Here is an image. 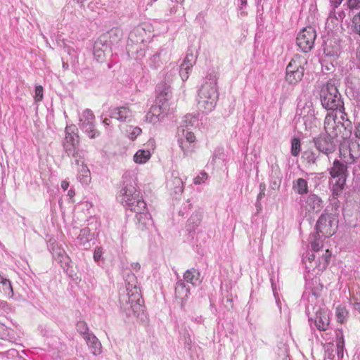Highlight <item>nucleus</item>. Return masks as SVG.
I'll use <instances>...</instances> for the list:
<instances>
[{
  "label": "nucleus",
  "instance_id": "f257e3e1",
  "mask_svg": "<svg viewBox=\"0 0 360 360\" xmlns=\"http://www.w3.org/2000/svg\"><path fill=\"white\" fill-rule=\"evenodd\" d=\"M117 200L130 210L145 208L146 202L137 189L136 178L133 171H127L123 174V183L117 193Z\"/></svg>",
  "mask_w": 360,
  "mask_h": 360
},
{
  "label": "nucleus",
  "instance_id": "f03ea898",
  "mask_svg": "<svg viewBox=\"0 0 360 360\" xmlns=\"http://www.w3.org/2000/svg\"><path fill=\"white\" fill-rule=\"evenodd\" d=\"M217 82L215 74L206 76L205 82L198 91V108L200 111L208 113L214 109L218 100Z\"/></svg>",
  "mask_w": 360,
  "mask_h": 360
},
{
  "label": "nucleus",
  "instance_id": "7ed1b4c3",
  "mask_svg": "<svg viewBox=\"0 0 360 360\" xmlns=\"http://www.w3.org/2000/svg\"><path fill=\"white\" fill-rule=\"evenodd\" d=\"M320 100L322 106L331 112L340 115L343 120L346 114L344 112V103L337 88L335 80L330 79L322 86L320 91Z\"/></svg>",
  "mask_w": 360,
  "mask_h": 360
},
{
  "label": "nucleus",
  "instance_id": "20e7f679",
  "mask_svg": "<svg viewBox=\"0 0 360 360\" xmlns=\"http://www.w3.org/2000/svg\"><path fill=\"white\" fill-rule=\"evenodd\" d=\"M158 96L157 102L160 104L152 105L145 116L146 121L155 124L160 122L169 111V99L171 98V89L169 86L164 85L158 86Z\"/></svg>",
  "mask_w": 360,
  "mask_h": 360
},
{
  "label": "nucleus",
  "instance_id": "39448f33",
  "mask_svg": "<svg viewBox=\"0 0 360 360\" xmlns=\"http://www.w3.org/2000/svg\"><path fill=\"white\" fill-rule=\"evenodd\" d=\"M127 296L120 297V301L122 303L126 302L127 306L124 307L125 310H131L132 312L137 315L143 311L142 304L141 303V292L137 287V279L132 273L126 275L125 278Z\"/></svg>",
  "mask_w": 360,
  "mask_h": 360
},
{
  "label": "nucleus",
  "instance_id": "423d86ee",
  "mask_svg": "<svg viewBox=\"0 0 360 360\" xmlns=\"http://www.w3.org/2000/svg\"><path fill=\"white\" fill-rule=\"evenodd\" d=\"M344 121L345 120H342L337 112H329L325 117V132L336 143L347 139L351 134V131L347 129L349 124H347Z\"/></svg>",
  "mask_w": 360,
  "mask_h": 360
},
{
  "label": "nucleus",
  "instance_id": "0eeeda50",
  "mask_svg": "<svg viewBox=\"0 0 360 360\" xmlns=\"http://www.w3.org/2000/svg\"><path fill=\"white\" fill-rule=\"evenodd\" d=\"M65 138L63 146L65 153L72 157L76 165L79 164L81 159H84V153L78 148L79 137L75 125H69L65 127Z\"/></svg>",
  "mask_w": 360,
  "mask_h": 360
},
{
  "label": "nucleus",
  "instance_id": "6e6552de",
  "mask_svg": "<svg viewBox=\"0 0 360 360\" xmlns=\"http://www.w3.org/2000/svg\"><path fill=\"white\" fill-rule=\"evenodd\" d=\"M297 115L305 127V131H311L316 129L319 122L315 117L313 103L310 100H301L297 104Z\"/></svg>",
  "mask_w": 360,
  "mask_h": 360
},
{
  "label": "nucleus",
  "instance_id": "1a4fd4ad",
  "mask_svg": "<svg viewBox=\"0 0 360 360\" xmlns=\"http://www.w3.org/2000/svg\"><path fill=\"white\" fill-rule=\"evenodd\" d=\"M330 257V251L326 249L325 252L319 257L314 253L308 252L303 257L302 261L307 273L309 274L311 271L312 275H316L326 268L329 264Z\"/></svg>",
  "mask_w": 360,
  "mask_h": 360
},
{
  "label": "nucleus",
  "instance_id": "9d476101",
  "mask_svg": "<svg viewBox=\"0 0 360 360\" xmlns=\"http://www.w3.org/2000/svg\"><path fill=\"white\" fill-rule=\"evenodd\" d=\"M307 64L306 58L295 55L286 67L285 79L290 84L300 82L304 76L305 65Z\"/></svg>",
  "mask_w": 360,
  "mask_h": 360
},
{
  "label": "nucleus",
  "instance_id": "9b49d317",
  "mask_svg": "<svg viewBox=\"0 0 360 360\" xmlns=\"http://www.w3.org/2000/svg\"><path fill=\"white\" fill-rule=\"evenodd\" d=\"M78 126L89 139H96L100 136V132L95 127V116L89 109L84 110L79 115Z\"/></svg>",
  "mask_w": 360,
  "mask_h": 360
},
{
  "label": "nucleus",
  "instance_id": "f8f14e48",
  "mask_svg": "<svg viewBox=\"0 0 360 360\" xmlns=\"http://www.w3.org/2000/svg\"><path fill=\"white\" fill-rule=\"evenodd\" d=\"M347 165L338 160H335L330 169L332 178L333 189L335 191H341L346 181Z\"/></svg>",
  "mask_w": 360,
  "mask_h": 360
},
{
  "label": "nucleus",
  "instance_id": "ddd939ff",
  "mask_svg": "<svg viewBox=\"0 0 360 360\" xmlns=\"http://www.w3.org/2000/svg\"><path fill=\"white\" fill-rule=\"evenodd\" d=\"M338 229V220L336 217L332 214H323L319 218L316 229L322 234V236L328 238L336 232Z\"/></svg>",
  "mask_w": 360,
  "mask_h": 360
},
{
  "label": "nucleus",
  "instance_id": "4468645a",
  "mask_svg": "<svg viewBox=\"0 0 360 360\" xmlns=\"http://www.w3.org/2000/svg\"><path fill=\"white\" fill-rule=\"evenodd\" d=\"M198 119L193 115H188L184 117L181 124L177 129V140L182 139L188 142H195L196 138L191 131V127L197 125Z\"/></svg>",
  "mask_w": 360,
  "mask_h": 360
},
{
  "label": "nucleus",
  "instance_id": "2eb2a0df",
  "mask_svg": "<svg viewBox=\"0 0 360 360\" xmlns=\"http://www.w3.org/2000/svg\"><path fill=\"white\" fill-rule=\"evenodd\" d=\"M316 37V32L312 27L303 28L297 34L296 39L297 45L305 53L312 49L314 41Z\"/></svg>",
  "mask_w": 360,
  "mask_h": 360
},
{
  "label": "nucleus",
  "instance_id": "dca6fc26",
  "mask_svg": "<svg viewBox=\"0 0 360 360\" xmlns=\"http://www.w3.org/2000/svg\"><path fill=\"white\" fill-rule=\"evenodd\" d=\"M313 142L316 148L326 155L334 153L338 145V143L326 132L320 134L318 136L314 138Z\"/></svg>",
  "mask_w": 360,
  "mask_h": 360
},
{
  "label": "nucleus",
  "instance_id": "f3484780",
  "mask_svg": "<svg viewBox=\"0 0 360 360\" xmlns=\"http://www.w3.org/2000/svg\"><path fill=\"white\" fill-rule=\"evenodd\" d=\"M301 207L306 213H316L323 209V202L319 196L316 194L311 193L304 198Z\"/></svg>",
  "mask_w": 360,
  "mask_h": 360
},
{
  "label": "nucleus",
  "instance_id": "a211bd4d",
  "mask_svg": "<svg viewBox=\"0 0 360 360\" xmlns=\"http://www.w3.org/2000/svg\"><path fill=\"white\" fill-rule=\"evenodd\" d=\"M108 112L110 118L120 122H129L134 117L132 110L128 106L112 107Z\"/></svg>",
  "mask_w": 360,
  "mask_h": 360
},
{
  "label": "nucleus",
  "instance_id": "6ab92c4d",
  "mask_svg": "<svg viewBox=\"0 0 360 360\" xmlns=\"http://www.w3.org/2000/svg\"><path fill=\"white\" fill-rule=\"evenodd\" d=\"M53 259L60 264V266L68 271L71 259L67 255L64 249H63L58 243H53L51 250Z\"/></svg>",
  "mask_w": 360,
  "mask_h": 360
},
{
  "label": "nucleus",
  "instance_id": "aec40b11",
  "mask_svg": "<svg viewBox=\"0 0 360 360\" xmlns=\"http://www.w3.org/2000/svg\"><path fill=\"white\" fill-rule=\"evenodd\" d=\"M357 147L359 145L352 144L349 147L342 146L340 148V155L345 165L354 164L360 156L359 151L355 150V148Z\"/></svg>",
  "mask_w": 360,
  "mask_h": 360
},
{
  "label": "nucleus",
  "instance_id": "412c9836",
  "mask_svg": "<svg viewBox=\"0 0 360 360\" xmlns=\"http://www.w3.org/2000/svg\"><path fill=\"white\" fill-rule=\"evenodd\" d=\"M131 211L136 213V224L139 229H148L153 225V220L147 211L146 205H145V208L136 210H131Z\"/></svg>",
  "mask_w": 360,
  "mask_h": 360
},
{
  "label": "nucleus",
  "instance_id": "4be33fe9",
  "mask_svg": "<svg viewBox=\"0 0 360 360\" xmlns=\"http://www.w3.org/2000/svg\"><path fill=\"white\" fill-rule=\"evenodd\" d=\"M195 61L196 56L193 53H188L186 56L184 61L180 65L179 69L178 70L179 75L183 82H185L188 79L189 75L192 70L193 66L195 63Z\"/></svg>",
  "mask_w": 360,
  "mask_h": 360
},
{
  "label": "nucleus",
  "instance_id": "5701e85b",
  "mask_svg": "<svg viewBox=\"0 0 360 360\" xmlns=\"http://www.w3.org/2000/svg\"><path fill=\"white\" fill-rule=\"evenodd\" d=\"M329 314L328 310L320 309L316 311L315 318H314V323L317 328L321 331H326L329 330Z\"/></svg>",
  "mask_w": 360,
  "mask_h": 360
},
{
  "label": "nucleus",
  "instance_id": "b1692460",
  "mask_svg": "<svg viewBox=\"0 0 360 360\" xmlns=\"http://www.w3.org/2000/svg\"><path fill=\"white\" fill-rule=\"evenodd\" d=\"M94 235L91 233L89 228L86 227L80 231L79 236L77 238V245L88 249L90 248V242L94 239Z\"/></svg>",
  "mask_w": 360,
  "mask_h": 360
},
{
  "label": "nucleus",
  "instance_id": "393cba45",
  "mask_svg": "<svg viewBox=\"0 0 360 360\" xmlns=\"http://www.w3.org/2000/svg\"><path fill=\"white\" fill-rule=\"evenodd\" d=\"M190 293L189 288L186 285L183 280L178 281L175 287V297L181 302V304L187 300Z\"/></svg>",
  "mask_w": 360,
  "mask_h": 360
},
{
  "label": "nucleus",
  "instance_id": "a878e982",
  "mask_svg": "<svg viewBox=\"0 0 360 360\" xmlns=\"http://www.w3.org/2000/svg\"><path fill=\"white\" fill-rule=\"evenodd\" d=\"M86 341L89 349L91 352L95 355H99L102 352V346L101 342L94 335V334L87 335V336L84 338Z\"/></svg>",
  "mask_w": 360,
  "mask_h": 360
},
{
  "label": "nucleus",
  "instance_id": "bb28decb",
  "mask_svg": "<svg viewBox=\"0 0 360 360\" xmlns=\"http://www.w3.org/2000/svg\"><path fill=\"white\" fill-rule=\"evenodd\" d=\"M319 232L317 231L316 234L311 236L310 237V243L312 250L314 252V254L319 256H321L323 253L325 252V250H321L323 248V239L321 236L319 235Z\"/></svg>",
  "mask_w": 360,
  "mask_h": 360
},
{
  "label": "nucleus",
  "instance_id": "cd10ccee",
  "mask_svg": "<svg viewBox=\"0 0 360 360\" xmlns=\"http://www.w3.org/2000/svg\"><path fill=\"white\" fill-rule=\"evenodd\" d=\"M152 152L149 148H142L138 150L133 157L135 163L143 165L146 163L151 158Z\"/></svg>",
  "mask_w": 360,
  "mask_h": 360
},
{
  "label": "nucleus",
  "instance_id": "c85d7f7f",
  "mask_svg": "<svg viewBox=\"0 0 360 360\" xmlns=\"http://www.w3.org/2000/svg\"><path fill=\"white\" fill-rule=\"evenodd\" d=\"M77 165L80 167L78 169L77 179L82 184H88L91 181V173L87 166L84 164L83 159L80 160L79 164Z\"/></svg>",
  "mask_w": 360,
  "mask_h": 360
},
{
  "label": "nucleus",
  "instance_id": "c756f323",
  "mask_svg": "<svg viewBox=\"0 0 360 360\" xmlns=\"http://www.w3.org/2000/svg\"><path fill=\"white\" fill-rule=\"evenodd\" d=\"M324 53L326 56L337 57L341 53L340 45L336 41H327L324 47Z\"/></svg>",
  "mask_w": 360,
  "mask_h": 360
},
{
  "label": "nucleus",
  "instance_id": "7c9ffc66",
  "mask_svg": "<svg viewBox=\"0 0 360 360\" xmlns=\"http://www.w3.org/2000/svg\"><path fill=\"white\" fill-rule=\"evenodd\" d=\"M292 189L300 195H304L308 192V182L303 178H299L292 183Z\"/></svg>",
  "mask_w": 360,
  "mask_h": 360
},
{
  "label": "nucleus",
  "instance_id": "2f4dec72",
  "mask_svg": "<svg viewBox=\"0 0 360 360\" xmlns=\"http://www.w3.org/2000/svg\"><path fill=\"white\" fill-rule=\"evenodd\" d=\"M184 278L187 283L196 285L200 283V273L194 268L188 269L184 274Z\"/></svg>",
  "mask_w": 360,
  "mask_h": 360
},
{
  "label": "nucleus",
  "instance_id": "473e14b6",
  "mask_svg": "<svg viewBox=\"0 0 360 360\" xmlns=\"http://www.w3.org/2000/svg\"><path fill=\"white\" fill-rule=\"evenodd\" d=\"M0 290L8 297H12L13 290L11 281L0 274Z\"/></svg>",
  "mask_w": 360,
  "mask_h": 360
},
{
  "label": "nucleus",
  "instance_id": "72a5a7b5",
  "mask_svg": "<svg viewBox=\"0 0 360 360\" xmlns=\"http://www.w3.org/2000/svg\"><path fill=\"white\" fill-rule=\"evenodd\" d=\"M177 142L184 157L188 156L194 151L195 142H188L187 141H183L182 139L177 140Z\"/></svg>",
  "mask_w": 360,
  "mask_h": 360
},
{
  "label": "nucleus",
  "instance_id": "f704fd0d",
  "mask_svg": "<svg viewBox=\"0 0 360 360\" xmlns=\"http://www.w3.org/2000/svg\"><path fill=\"white\" fill-rule=\"evenodd\" d=\"M334 333L336 337V352L338 358H342L345 347L343 335L341 331L335 330Z\"/></svg>",
  "mask_w": 360,
  "mask_h": 360
},
{
  "label": "nucleus",
  "instance_id": "c9c22d12",
  "mask_svg": "<svg viewBox=\"0 0 360 360\" xmlns=\"http://www.w3.org/2000/svg\"><path fill=\"white\" fill-rule=\"evenodd\" d=\"M225 159V154L223 148H217L214 150L211 163L219 166L223 164Z\"/></svg>",
  "mask_w": 360,
  "mask_h": 360
},
{
  "label": "nucleus",
  "instance_id": "e433bc0d",
  "mask_svg": "<svg viewBox=\"0 0 360 360\" xmlns=\"http://www.w3.org/2000/svg\"><path fill=\"white\" fill-rule=\"evenodd\" d=\"M339 24V18L337 17L336 13L335 10L330 11L329 13V16L328 17L326 26L330 30H332Z\"/></svg>",
  "mask_w": 360,
  "mask_h": 360
},
{
  "label": "nucleus",
  "instance_id": "4c0bfd02",
  "mask_svg": "<svg viewBox=\"0 0 360 360\" xmlns=\"http://www.w3.org/2000/svg\"><path fill=\"white\" fill-rule=\"evenodd\" d=\"M181 340L184 342L185 347L191 350L193 347V340L191 334L186 328L182 329L181 332Z\"/></svg>",
  "mask_w": 360,
  "mask_h": 360
},
{
  "label": "nucleus",
  "instance_id": "58836bf2",
  "mask_svg": "<svg viewBox=\"0 0 360 360\" xmlns=\"http://www.w3.org/2000/svg\"><path fill=\"white\" fill-rule=\"evenodd\" d=\"M0 338L9 342H13L14 340L13 330L7 328L5 325L0 323Z\"/></svg>",
  "mask_w": 360,
  "mask_h": 360
},
{
  "label": "nucleus",
  "instance_id": "ea45409f",
  "mask_svg": "<svg viewBox=\"0 0 360 360\" xmlns=\"http://www.w3.org/2000/svg\"><path fill=\"white\" fill-rule=\"evenodd\" d=\"M161 51L155 53L150 58H148L147 63L148 66L153 70L158 69L161 65L162 61L160 59Z\"/></svg>",
  "mask_w": 360,
  "mask_h": 360
},
{
  "label": "nucleus",
  "instance_id": "a19ab883",
  "mask_svg": "<svg viewBox=\"0 0 360 360\" xmlns=\"http://www.w3.org/2000/svg\"><path fill=\"white\" fill-rule=\"evenodd\" d=\"M179 68L174 63H170L168 66H167L164 70V73L165 75V79L167 82H169L172 79L173 77L176 75Z\"/></svg>",
  "mask_w": 360,
  "mask_h": 360
},
{
  "label": "nucleus",
  "instance_id": "79ce46f5",
  "mask_svg": "<svg viewBox=\"0 0 360 360\" xmlns=\"http://www.w3.org/2000/svg\"><path fill=\"white\" fill-rule=\"evenodd\" d=\"M172 184L174 186L173 189L175 195L176 197L181 195L184 191V182L181 179L175 176L172 180Z\"/></svg>",
  "mask_w": 360,
  "mask_h": 360
},
{
  "label": "nucleus",
  "instance_id": "37998d69",
  "mask_svg": "<svg viewBox=\"0 0 360 360\" xmlns=\"http://www.w3.org/2000/svg\"><path fill=\"white\" fill-rule=\"evenodd\" d=\"M101 44V43H98V42H96L95 46H94V58L99 62H102L104 59H105V51H106V49H107V46H105V49L104 50H102L101 48H100V45Z\"/></svg>",
  "mask_w": 360,
  "mask_h": 360
},
{
  "label": "nucleus",
  "instance_id": "c03bdc74",
  "mask_svg": "<svg viewBox=\"0 0 360 360\" xmlns=\"http://www.w3.org/2000/svg\"><path fill=\"white\" fill-rule=\"evenodd\" d=\"M348 311L345 306L340 304L336 307V316L339 322L343 323L347 316Z\"/></svg>",
  "mask_w": 360,
  "mask_h": 360
},
{
  "label": "nucleus",
  "instance_id": "a18cd8bd",
  "mask_svg": "<svg viewBox=\"0 0 360 360\" xmlns=\"http://www.w3.org/2000/svg\"><path fill=\"white\" fill-rule=\"evenodd\" d=\"M76 327L77 332L82 335L83 338H85L87 335L92 334V333H89V327L84 321L77 322Z\"/></svg>",
  "mask_w": 360,
  "mask_h": 360
},
{
  "label": "nucleus",
  "instance_id": "49530a36",
  "mask_svg": "<svg viewBox=\"0 0 360 360\" xmlns=\"http://www.w3.org/2000/svg\"><path fill=\"white\" fill-rule=\"evenodd\" d=\"M301 145L300 141L297 138H293L291 141V154L297 157L300 152Z\"/></svg>",
  "mask_w": 360,
  "mask_h": 360
},
{
  "label": "nucleus",
  "instance_id": "de8ad7c7",
  "mask_svg": "<svg viewBox=\"0 0 360 360\" xmlns=\"http://www.w3.org/2000/svg\"><path fill=\"white\" fill-rule=\"evenodd\" d=\"M350 304L353 306L355 311L360 313V292L351 295Z\"/></svg>",
  "mask_w": 360,
  "mask_h": 360
},
{
  "label": "nucleus",
  "instance_id": "09e8293b",
  "mask_svg": "<svg viewBox=\"0 0 360 360\" xmlns=\"http://www.w3.org/2000/svg\"><path fill=\"white\" fill-rule=\"evenodd\" d=\"M352 27L353 31L360 35V12L357 15H354Z\"/></svg>",
  "mask_w": 360,
  "mask_h": 360
},
{
  "label": "nucleus",
  "instance_id": "8fccbe9b",
  "mask_svg": "<svg viewBox=\"0 0 360 360\" xmlns=\"http://www.w3.org/2000/svg\"><path fill=\"white\" fill-rule=\"evenodd\" d=\"M141 133V129L138 127H130L128 131V137L131 140H134Z\"/></svg>",
  "mask_w": 360,
  "mask_h": 360
},
{
  "label": "nucleus",
  "instance_id": "3c124183",
  "mask_svg": "<svg viewBox=\"0 0 360 360\" xmlns=\"http://www.w3.org/2000/svg\"><path fill=\"white\" fill-rule=\"evenodd\" d=\"M43 87L41 85L36 86L34 98L36 103L40 102L43 100Z\"/></svg>",
  "mask_w": 360,
  "mask_h": 360
},
{
  "label": "nucleus",
  "instance_id": "603ef678",
  "mask_svg": "<svg viewBox=\"0 0 360 360\" xmlns=\"http://www.w3.org/2000/svg\"><path fill=\"white\" fill-rule=\"evenodd\" d=\"M208 178L207 173L202 172L199 175L194 178L193 183L195 185L203 184Z\"/></svg>",
  "mask_w": 360,
  "mask_h": 360
},
{
  "label": "nucleus",
  "instance_id": "864d4df0",
  "mask_svg": "<svg viewBox=\"0 0 360 360\" xmlns=\"http://www.w3.org/2000/svg\"><path fill=\"white\" fill-rule=\"evenodd\" d=\"M347 5L350 9H357L360 8V0H347Z\"/></svg>",
  "mask_w": 360,
  "mask_h": 360
},
{
  "label": "nucleus",
  "instance_id": "5fc2aeb1",
  "mask_svg": "<svg viewBox=\"0 0 360 360\" xmlns=\"http://www.w3.org/2000/svg\"><path fill=\"white\" fill-rule=\"evenodd\" d=\"M103 255L102 248L100 247H97L94 252V259L96 262H98L101 258Z\"/></svg>",
  "mask_w": 360,
  "mask_h": 360
},
{
  "label": "nucleus",
  "instance_id": "6e6d98bb",
  "mask_svg": "<svg viewBox=\"0 0 360 360\" xmlns=\"http://www.w3.org/2000/svg\"><path fill=\"white\" fill-rule=\"evenodd\" d=\"M354 63L357 68L360 69V46L356 49Z\"/></svg>",
  "mask_w": 360,
  "mask_h": 360
},
{
  "label": "nucleus",
  "instance_id": "4d7b16f0",
  "mask_svg": "<svg viewBox=\"0 0 360 360\" xmlns=\"http://www.w3.org/2000/svg\"><path fill=\"white\" fill-rule=\"evenodd\" d=\"M343 0H329L330 6L333 8V10H335L336 8H338Z\"/></svg>",
  "mask_w": 360,
  "mask_h": 360
},
{
  "label": "nucleus",
  "instance_id": "13d9d810",
  "mask_svg": "<svg viewBox=\"0 0 360 360\" xmlns=\"http://www.w3.org/2000/svg\"><path fill=\"white\" fill-rule=\"evenodd\" d=\"M271 287H272V290H273V292H274V295L276 300V303H277V305L279 306L280 304V301L278 300V299L277 298L278 297V292H276V284L274 283V281L271 279Z\"/></svg>",
  "mask_w": 360,
  "mask_h": 360
},
{
  "label": "nucleus",
  "instance_id": "bf43d9fd",
  "mask_svg": "<svg viewBox=\"0 0 360 360\" xmlns=\"http://www.w3.org/2000/svg\"><path fill=\"white\" fill-rule=\"evenodd\" d=\"M145 53L146 51L144 49L141 48L140 50L137 49L136 59H141L145 56Z\"/></svg>",
  "mask_w": 360,
  "mask_h": 360
},
{
  "label": "nucleus",
  "instance_id": "052dcab7",
  "mask_svg": "<svg viewBox=\"0 0 360 360\" xmlns=\"http://www.w3.org/2000/svg\"><path fill=\"white\" fill-rule=\"evenodd\" d=\"M306 158L309 162H311L314 163L316 160V158L313 153H311L310 154H309Z\"/></svg>",
  "mask_w": 360,
  "mask_h": 360
},
{
  "label": "nucleus",
  "instance_id": "680f3d73",
  "mask_svg": "<svg viewBox=\"0 0 360 360\" xmlns=\"http://www.w3.org/2000/svg\"><path fill=\"white\" fill-rule=\"evenodd\" d=\"M131 267L132 270L135 271L136 272L139 271L141 269V265L138 262H134L131 264Z\"/></svg>",
  "mask_w": 360,
  "mask_h": 360
},
{
  "label": "nucleus",
  "instance_id": "e2e57ef3",
  "mask_svg": "<svg viewBox=\"0 0 360 360\" xmlns=\"http://www.w3.org/2000/svg\"><path fill=\"white\" fill-rule=\"evenodd\" d=\"M247 5V0H238V7L242 10Z\"/></svg>",
  "mask_w": 360,
  "mask_h": 360
},
{
  "label": "nucleus",
  "instance_id": "0e129e2a",
  "mask_svg": "<svg viewBox=\"0 0 360 360\" xmlns=\"http://www.w3.org/2000/svg\"><path fill=\"white\" fill-rule=\"evenodd\" d=\"M355 136L360 139V123H357L355 126Z\"/></svg>",
  "mask_w": 360,
  "mask_h": 360
},
{
  "label": "nucleus",
  "instance_id": "69168bd1",
  "mask_svg": "<svg viewBox=\"0 0 360 360\" xmlns=\"http://www.w3.org/2000/svg\"><path fill=\"white\" fill-rule=\"evenodd\" d=\"M69 187V182L67 180H63L61 182V188L63 191H66Z\"/></svg>",
  "mask_w": 360,
  "mask_h": 360
},
{
  "label": "nucleus",
  "instance_id": "338daca9",
  "mask_svg": "<svg viewBox=\"0 0 360 360\" xmlns=\"http://www.w3.org/2000/svg\"><path fill=\"white\" fill-rule=\"evenodd\" d=\"M337 17L339 18V22L345 18V15L344 12H339L336 13Z\"/></svg>",
  "mask_w": 360,
  "mask_h": 360
},
{
  "label": "nucleus",
  "instance_id": "774afa93",
  "mask_svg": "<svg viewBox=\"0 0 360 360\" xmlns=\"http://www.w3.org/2000/svg\"><path fill=\"white\" fill-rule=\"evenodd\" d=\"M70 198H73L75 195V191L72 189V188H70L68 191V194H67Z\"/></svg>",
  "mask_w": 360,
  "mask_h": 360
}]
</instances>
